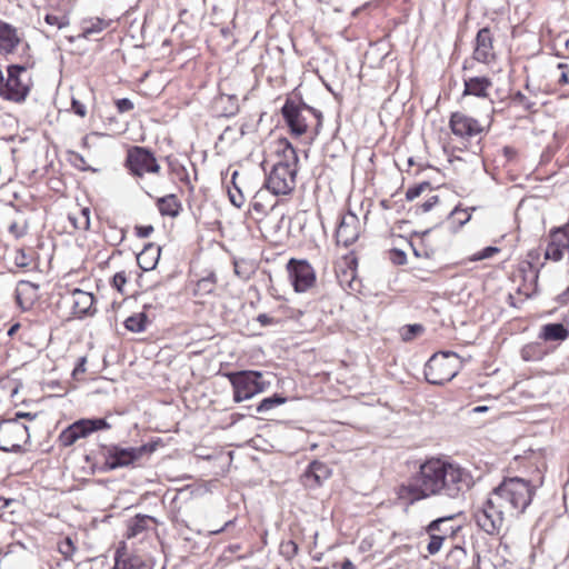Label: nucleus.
I'll list each match as a JSON object with an SVG mask.
<instances>
[{
    "mask_svg": "<svg viewBox=\"0 0 569 569\" xmlns=\"http://www.w3.org/2000/svg\"><path fill=\"white\" fill-rule=\"evenodd\" d=\"M471 472L457 462L430 458L419 466L407 483L399 488V497L410 503L430 498H461L473 486Z\"/></svg>",
    "mask_w": 569,
    "mask_h": 569,
    "instance_id": "nucleus-1",
    "label": "nucleus"
},
{
    "mask_svg": "<svg viewBox=\"0 0 569 569\" xmlns=\"http://www.w3.org/2000/svg\"><path fill=\"white\" fill-rule=\"evenodd\" d=\"M537 487L520 477L505 478L475 511L477 526L488 535H498L506 518H519L531 505Z\"/></svg>",
    "mask_w": 569,
    "mask_h": 569,
    "instance_id": "nucleus-2",
    "label": "nucleus"
},
{
    "mask_svg": "<svg viewBox=\"0 0 569 569\" xmlns=\"http://www.w3.org/2000/svg\"><path fill=\"white\" fill-rule=\"evenodd\" d=\"M283 144V159L273 164L264 183L274 196L289 194L296 187L298 156L289 141L284 140Z\"/></svg>",
    "mask_w": 569,
    "mask_h": 569,
    "instance_id": "nucleus-3",
    "label": "nucleus"
},
{
    "mask_svg": "<svg viewBox=\"0 0 569 569\" xmlns=\"http://www.w3.org/2000/svg\"><path fill=\"white\" fill-rule=\"evenodd\" d=\"M33 61L30 58L7 66V79L2 76V99L16 103L26 101L32 88L30 69Z\"/></svg>",
    "mask_w": 569,
    "mask_h": 569,
    "instance_id": "nucleus-4",
    "label": "nucleus"
},
{
    "mask_svg": "<svg viewBox=\"0 0 569 569\" xmlns=\"http://www.w3.org/2000/svg\"><path fill=\"white\" fill-rule=\"evenodd\" d=\"M157 443H144L139 447H122L120 445L101 446V456L103 457L104 470H116L127 467H136L144 457H149L156 451Z\"/></svg>",
    "mask_w": 569,
    "mask_h": 569,
    "instance_id": "nucleus-5",
    "label": "nucleus"
},
{
    "mask_svg": "<svg viewBox=\"0 0 569 569\" xmlns=\"http://www.w3.org/2000/svg\"><path fill=\"white\" fill-rule=\"evenodd\" d=\"M223 376L232 386L234 402L251 399L270 387V382L263 379L262 372L256 370L230 371L224 372Z\"/></svg>",
    "mask_w": 569,
    "mask_h": 569,
    "instance_id": "nucleus-6",
    "label": "nucleus"
},
{
    "mask_svg": "<svg viewBox=\"0 0 569 569\" xmlns=\"http://www.w3.org/2000/svg\"><path fill=\"white\" fill-rule=\"evenodd\" d=\"M460 359L453 351H441L432 355L425 366L426 380L436 386L451 381L459 372Z\"/></svg>",
    "mask_w": 569,
    "mask_h": 569,
    "instance_id": "nucleus-7",
    "label": "nucleus"
},
{
    "mask_svg": "<svg viewBox=\"0 0 569 569\" xmlns=\"http://www.w3.org/2000/svg\"><path fill=\"white\" fill-rule=\"evenodd\" d=\"M449 128L457 138H460L463 141H470L478 138V143L486 132L485 127L477 119L460 111L451 113Z\"/></svg>",
    "mask_w": 569,
    "mask_h": 569,
    "instance_id": "nucleus-8",
    "label": "nucleus"
},
{
    "mask_svg": "<svg viewBox=\"0 0 569 569\" xmlns=\"http://www.w3.org/2000/svg\"><path fill=\"white\" fill-rule=\"evenodd\" d=\"M18 53V61L31 58L30 46L24 40L23 33L9 23L2 22V53L6 61H10V56Z\"/></svg>",
    "mask_w": 569,
    "mask_h": 569,
    "instance_id": "nucleus-9",
    "label": "nucleus"
},
{
    "mask_svg": "<svg viewBox=\"0 0 569 569\" xmlns=\"http://www.w3.org/2000/svg\"><path fill=\"white\" fill-rule=\"evenodd\" d=\"M126 163L130 172L137 177L156 173L160 169L153 153L143 147H132L128 151Z\"/></svg>",
    "mask_w": 569,
    "mask_h": 569,
    "instance_id": "nucleus-10",
    "label": "nucleus"
},
{
    "mask_svg": "<svg viewBox=\"0 0 569 569\" xmlns=\"http://www.w3.org/2000/svg\"><path fill=\"white\" fill-rule=\"evenodd\" d=\"M287 269L295 291L306 292L313 287L316 272L307 260L290 259Z\"/></svg>",
    "mask_w": 569,
    "mask_h": 569,
    "instance_id": "nucleus-11",
    "label": "nucleus"
},
{
    "mask_svg": "<svg viewBox=\"0 0 569 569\" xmlns=\"http://www.w3.org/2000/svg\"><path fill=\"white\" fill-rule=\"evenodd\" d=\"M64 305L69 306L72 315L77 318H83L94 312L92 293L74 288L62 297Z\"/></svg>",
    "mask_w": 569,
    "mask_h": 569,
    "instance_id": "nucleus-12",
    "label": "nucleus"
},
{
    "mask_svg": "<svg viewBox=\"0 0 569 569\" xmlns=\"http://www.w3.org/2000/svg\"><path fill=\"white\" fill-rule=\"evenodd\" d=\"M359 234V218L352 212H347L341 217L340 223L336 230L337 243L342 244L343 247H349L357 241Z\"/></svg>",
    "mask_w": 569,
    "mask_h": 569,
    "instance_id": "nucleus-13",
    "label": "nucleus"
},
{
    "mask_svg": "<svg viewBox=\"0 0 569 569\" xmlns=\"http://www.w3.org/2000/svg\"><path fill=\"white\" fill-rule=\"evenodd\" d=\"M332 475L331 468L322 461H311L301 475V483L308 489H316L323 485Z\"/></svg>",
    "mask_w": 569,
    "mask_h": 569,
    "instance_id": "nucleus-14",
    "label": "nucleus"
},
{
    "mask_svg": "<svg viewBox=\"0 0 569 569\" xmlns=\"http://www.w3.org/2000/svg\"><path fill=\"white\" fill-rule=\"evenodd\" d=\"M472 58L481 63L489 64L496 59L493 51V37L487 27L481 28L475 39Z\"/></svg>",
    "mask_w": 569,
    "mask_h": 569,
    "instance_id": "nucleus-15",
    "label": "nucleus"
},
{
    "mask_svg": "<svg viewBox=\"0 0 569 569\" xmlns=\"http://www.w3.org/2000/svg\"><path fill=\"white\" fill-rule=\"evenodd\" d=\"M282 117L290 128L291 133L297 137L307 132L308 123L306 117L301 113L300 106L291 99H287L281 108Z\"/></svg>",
    "mask_w": 569,
    "mask_h": 569,
    "instance_id": "nucleus-16",
    "label": "nucleus"
},
{
    "mask_svg": "<svg viewBox=\"0 0 569 569\" xmlns=\"http://www.w3.org/2000/svg\"><path fill=\"white\" fill-rule=\"evenodd\" d=\"M453 519L452 516L449 517H441L438 519L432 520L427 527L426 532L429 535V543L427 545V551L430 555H436L439 552V550L442 547L445 539V536H439L437 533V530L439 529V526H443L447 522H450Z\"/></svg>",
    "mask_w": 569,
    "mask_h": 569,
    "instance_id": "nucleus-17",
    "label": "nucleus"
},
{
    "mask_svg": "<svg viewBox=\"0 0 569 569\" xmlns=\"http://www.w3.org/2000/svg\"><path fill=\"white\" fill-rule=\"evenodd\" d=\"M463 96L486 98L488 90L492 87V81L488 77H470L463 80Z\"/></svg>",
    "mask_w": 569,
    "mask_h": 569,
    "instance_id": "nucleus-18",
    "label": "nucleus"
},
{
    "mask_svg": "<svg viewBox=\"0 0 569 569\" xmlns=\"http://www.w3.org/2000/svg\"><path fill=\"white\" fill-rule=\"evenodd\" d=\"M569 337V329L561 322H551L541 326L538 333V339L550 342V341H565Z\"/></svg>",
    "mask_w": 569,
    "mask_h": 569,
    "instance_id": "nucleus-19",
    "label": "nucleus"
},
{
    "mask_svg": "<svg viewBox=\"0 0 569 569\" xmlns=\"http://www.w3.org/2000/svg\"><path fill=\"white\" fill-rule=\"evenodd\" d=\"M79 439L94 431L110 429L111 425L104 418L80 419L72 423Z\"/></svg>",
    "mask_w": 569,
    "mask_h": 569,
    "instance_id": "nucleus-20",
    "label": "nucleus"
},
{
    "mask_svg": "<svg viewBox=\"0 0 569 569\" xmlns=\"http://www.w3.org/2000/svg\"><path fill=\"white\" fill-rule=\"evenodd\" d=\"M20 418L32 420L36 418V415L19 411L14 413V418H2V423L7 425V432L16 435L19 440L26 442L27 439L29 438L28 427L17 421V419Z\"/></svg>",
    "mask_w": 569,
    "mask_h": 569,
    "instance_id": "nucleus-21",
    "label": "nucleus"
},
{
    "mask_svg": "<svg viewBox=\"0 0 569 569\" xmlns=\"http://www.w3.org/2000/svg\"><path fill=\"white\" fill-rule=\"evenodd\" d=\"M161 248L156 243H148L143 247L142 251L137 256L139 267L149 271L156 268L160 259Z\"/></svg>",
    "mask_w": 569,
    "mask_h": 569,
    "instance_id": "nucleus-22",
    "label": "nucleus"
},
{
    "mask_svg": "<svg viewBox=\"0 0 569 569\" xmlns=\"http://www.w3.org/2000/svg\"><path fill=\"white\" fill-rule=\"evenodd\" d=\"M112 569H150V567L140 556H122L118 550L116 552L114 566Z\"/></svg>",
    "mask_w": 569,
    "mask_h": 569,
    "instance_id": "nucleus-23",
    "label": "nucleus"
},
{
    "mask_svg": "<svg viewBox=\"0 0 569 569\" xmlns=\"http://www.w3.org/2000/svg\"><path fill=\"white\" fill-rule=\"evenodd\" d=\"M149 323L150 320L144 311L131 315L123 322L124 328L134 333L143 332Z\"/></svg>",
    "mask_w": 569,
    "mask_h": 569,
    "instance_id": "nucleus-24",
    "label": "nucleus"
},
{
    "mask_svg": "<svg viewBox=\"0 0 569 569\" xmlns=\"http://www.w3.org/2000/svg\"><path fill=\"white\" fill-rule=\"evenodd\" d=\"M157 207L162 216L177 217L180 211V203L174 194L160 198Z\"/></svg>",
    "mask_w": 569,
    "mask_h": 569,
    "instance_id": "nucleus-25",
    "label": "nucleus"
},
{
    "mask_svg": "<svg viewBox=\"0 0 569 569\" xmlns=\"http://www.w3.org/2000/svg\"><path fill=\"white\" fill-rule=\"evenodd\" d=\"M337 279L340 287L350 292H357L359 290L360 281L356 277L355 269H346L341 272H337Z\"/></svg>",
    "mask_w": 569,
    "mask_h": 569,
    "instance_id": "nucleus-26",
    "label": "nucleus"
},
{
    "mask_svg": "<svg viewBox=\"0 0 569 569\" xmlns=\"http://www.w3.org/2000/svg\"><path fill=\"white\" fill-rule=\"evenodd\" d=\"M216 288V274L210 272L208 276L199 279L196 283L193 295L206 296L213 292Z\"/></svg>",
    "mask_w": 569,
    "mask_h": 569,
    "instance_id": "nucleus-27",
    "label": "nucleus"
},
{
    "mask_svg": "<svg viewBox=\"0 0 569 569\" xmlns=\"http://www.w3.org/2000/svg\"><path fill=\"white\" fill-rule=\"evenodd\" d=\"M152 521V517L150 516H142V515H138L136 516L134 518H132L130 520V523L128 526V536L129 537H134L139 533H141L142 531H144L147 528H148V523Z\"/></svg>",
    "mask_w": 569,
    "mask_h": 569,
    "instance_id": "nucleus-28",
    "label": "nucleus"
},
{
    "mask_svg": "<svg viewBox=\"0 0 569 569\" xmlns=\"http://www.w3.org/2000/svg\"><path fill=\"white\" fill-rule=\"evenodd\" d=\"M286 401H287L286 397H282L280 395H273L271 397H267V398L262 399L259 402V405L257 406L256 411L258 413H263V412L272 410L273 408H276L278 406L286 403Z\"/></svg>",
    "mask_w": 569,
    "mask_h": 569,
    "instance_id": "nucleus-29",
    "label": "nucleus"
},
{
    "mask_svg": "<svg viewBox=\"0 0 569 569\" xmlns=\"http://www.w3.org/2000/svg\"><path fill=\"white\" fill-rule=\"evenodd\" d=\"M44 21L48 26L56 28L57 30L63 29L70 23L67 14L58 12H48L44 16Z\"/></svg>",
    "mask_w": 569,
    "mask_h": 569,
    "instance_id": "nucleus-30",
    "label": "nucleus"
},
{
    "mask_svg": "<svg viewBox=\"0 0 569 569\" xmlns=\"http://www.w3.org/2000/svg\"><path fill=\"white\" fill-rule=\"evenodd\" d=\"M58 551L63 556L64 560H71L77 547L70 537H64L58 542Z\"/></svg>",
    "mask_w": 569,
    "mask_h": 569,
    "instance_id": "nucleus-31",
    "label": "nucleus"
},
{
    "mask_svg": "<svg viewBox=\"0 0 569 569\" xmlns=\"http://www.w3.org/2000/svg\"><path fill=\"white\" fill-rule=\"evenodd\" d=\"M28 229L27 220L20 216L18 219L13 220L9 223L8 231L10 234H12L16 239L22 237L26 234Z\"/></svg>",
    "mask_w": 569,
    "mask_h": 569,
    "instance_id": "nucleus-32",
    "label": "nucleus"
},
{
    "mask_svg": "<svg viewBox=\"0 0 569 569\" xmlns=\"http://www.w3.org/2000/svg\"><path fill=\"white\" fill-rule=\"evenodd\" d=\"M238 176V171H234L232 173V184L234 187L233 190L229 189L228 190V194H229V199H230V202L237 207V208H241L242 204L244 203V197L241 192V190L237 187L236 184V178Z\"/></svg>",
    "mask_w": 569,
    "mask_h": 569,
    "instance_id": "nucleus-33",
    "label": "nucleus"
},
{
    "mask_svg": "<svg viewBox=\"0 0 569 569\" xmlns=\"http://www.w3.org/2000/svg\"><path fill=\"white\" fill-rule=\"evenodd\" d=\"M267 196L266 190H259L256 192V194L252 198V201L250 203L251 209L258 213L266 214L268 211L267 206L263 203V198Z\"/></svg>",
    "mask_w": 569,
    "mask_h": 569,
    "instance_id": "nucleus-34",
    "label": "nucleus"
},
{
    "mask_svg": "<svg viewBox=\"0 0 569 569\" xmlns=\"http://www.w3.org/2000/svg\"><path fill=\"white\" fill-rule=\"evenodd\" d=\"M77 440H79L76 429L72 425L67 427L59 436V441L63 447L72 446Z\"/></svg>",
    "mask_w": 569,
    "mask_h": 569,
    "instance_id": "nucleus-35",
    "label": "nucleus"
},
{
    "mask_svg": "<svg viewBox=\"0 0 569 569\" xmlns=\"http://www.w3.org/2000/svg\"><path fill=\"white\" fill-rule=\"evenodd\" d=\"M11 506L13 508L9 512L10 517L8 519H6V521H9L10 523H16L17 522V518L14 517V515L18 511V509H22V505L18 500L2 498V510L7 509V508H9ZM4 516H6V513L2 511V520H4Z\"/></svg>",
    "mask_w": 569,
    "mask_h": 569,
    "instance_id": "nucleus-36",
    "label": "nucleus"
},
{
    "mask_svg": "<svg viewBox=\"0 0 569 569\" xmlns=\"http://www.w3.org/2000/svg\"><path fill=\"white\" fill-rule=\"evenodd\" d=\"M565 250L566 249L559 244H555L553 242L549 241L545 251V258L552 261H560L563 257Z\"/></svg>",
    "mask_w": 569,
    "mask_h": 569,
    "instance_id": "nucleus-37",
    "label": "nucleus"
},
{
    "mask_svg": "<svg viewBox=\"0 0 569 569\" xmlns=\"http://www.w3.org/2000/svg\"><path fill=\"white\" fill-rule=\"evenodd\" d=\"M423 331V327L421 325L415 323V325H408L402 328L401 337L403 341H410L415 337H417L419 333Z\"/></svg>",
    "mask_w": 569,
    "mask_h": 569,
    "instance_id": "nucleus-38",
    "label": "nucleus"
},
{
    "mask_svg": "<svg viewBox=\"0 0 569 569\" xmlns=\"http://www.w3.org/2000/svg\"><path fill=\"white\" fill-rule=\"evenodd\" d=\"M469 210L475 211L476 208L471 207L469 209H460L459 207H456L453 210L450 211V216L456 217L459 226L461 227L466 224L471 218V213L469 212Z\"/></svg>",
    "mask_w": 569,
    "mask_h": 569,
    "instance_id": "nucleus-39",
    "label": "nucleus"
},
{
    "mask_svg": "<svg viewBox=\"0 0 569 569\" xmlns=\"http://www.w3.org/2000/svg\"><path fill=\"white\" fill-rule=\"evenodd\" d=\"M538 345H527L522 348L521 356L526 361H535L542 359V353H538Z\"/></svg>",
    "mask_w": 569,
    "mask_h": 569,
    "instance_id": "nucleus-40",
    "label": "nucleus"
},
{
    "mask_svg": "<svg viewBox=\"0 0 569 569\" xmlns=\"http://www.w3.org/2000/svg\"><path fill=\"white\" fill-rule=\"evenodd\" d=\"M107 27V23L102 19H96L90 22L89 26L83 27V36L88 38L91 34L101 32Z\"/></svg>",
    "mask_w": 569,
    "mask_h": 569,
    "instance_id": "nucleus-41",
    "label": "nucleus"
},
{
    "mask_svg": "<svg viewBox=\"0 0 569 569\" xmlns=\"http://www.w3.org/2000/svg\"><path fill=\"white\" fill-rule=\"evenodd\" d=\"M429 188H430V183L427 181L421 182L417 186L410 187L406 191V199L408 201H412L416 198H418L426 189H429Z\"/></svg>",
    "mask_w": 569,
    "mask_h": 569,
    "instance_id": "nucleus-42",
    "label": "nucleus"
},
{
    "mask_svg": "<svg viewBox=\"0 0 569 569\" xmlns=\"http://www.w3.org/2000/svg\"><path fill=\"white\" fill-rule=\"evenodd\" d=\"M500 251L499 248L497 247H492V246H489V247H486L483 248L482 250L476 252L472 257H471V260L472 261H480V260H485V259H489L491 258L493 254L498 253Z\"/></svg>",
    "mask_w": 569,
    "mask_h": 569,
    "instance_id": "nucleus-43",
    "label": "nucleus"
},
{
    "mask_svg": "<svg viewBox=\"0 0 569 569\" xmlns=\"http://www.w3.org/2000/svg\"><path fill=\"white\" fill-rule=\"evenodd\" d=\"M512 101L516 104H519L523 107L526 110H531L535 106V102H532L527 96H525L521 91H517L512 96Z\"/></svg>",
    "mask_w": 569,
    "mask_h": 569,
    "instance_id": "nucleus-44",
    "label": "nucleus"
},
{
    "mask_svg": "<svg viewBox=\"0 0 569 569\" xmlns=\"http://www.w3.org/2000/svg\"><path fill=\"white\" fill-rule=\"evenodd\" d=\"M389 259L393 264L402 266L407 262V254L400 249H392L389 252Z\"/></svg>",
    "mask_w": 569,
    "mask_h": 569,
    "instance_id": "nucleus-45",
    "label": "nucleus"
},
{
    "mask_svg": "<svg viewBox=\"0 0 569 569\" xmlns=\"http://www.w3.org/2000/svg\"><path fill=\"white\" fill-rule=\"evenodd\" d=\"M31 258L23 249H19L16 252L14 264L19 268H28L30 266Z\"/></svg>",
    "mask_w": 569,
    "mask_h": 569,
    "instance_id": "nucleus-46",
    "label": "nucleus"
},
{
    "mask_svg": "<svg viewBox=\"0 0 569 569\" xmlns=\"http://www.w3.org/2000/svg\"><path fill=\"white\" fill-rule=\"evenodd\" d=\"M557 72H558V83L559 84H569V67H568V64L558 63Z\"/></svg>",
    "mask_w": 569,
    "mask_h": 569,
    "instance_id": "nucleus-47",
    "label": "nucleus"
},
{
    "mask_svg": "<svg viewBox=\"0 0 569 569\" xmlns=\"http://www.w3.org/2000/svg\"><path fill=\"white\" fill-rule=\"evenodd\" d=\"M297 104L300 106L301 112L303 110L309 111L317 119L316 131L318 132V129L321 127V121H322V113H321V111H319V110L308 106L307 103H305L302 101L297 103Z\"/></svg>",
    "mask_w": 569,
    "mask_h": 569,
    "instance_id": "nucleus-48",
    "label": "nucleus"
},
{
    "mask_svg": "<svg viewBox=\"0 0 569 569\" xmlns=\"http://www.w3.org/2000/svg\"><path fill=\"white\" fill-rule=\"evenodd\" d=\"M449 557L452 558L458 565L462 563L467 557L466 549L461 546H455L450 552Z\"/></svg>",
    "mask_w": 569,
    "mask_h": 569,
    "instance_id": "nucleus-49",
    "label": "nucleus"
},
{
    "mask_svg": "<svg viewBox=\"0 0 569 569\" xmlns=\"http://www.w3.org/2000/svg\"><path fill=\"white\" fill-rule=\"evenodd\" d=\"M459 529H460L459 526L455 527L452 525H449V522H447L443 526H439L437 533L439 536H445V539H448V538L453 537Z\"/></svg>",
    "mask_w": 569,
    "mask_h": 569,
    "instance_id": "nucleus-50",
    "label": "nucleus"
},
{
    "mask_svg": "<svg viewBox=\"0 0 569 569\" xmlns=\"http://www.w3.org/2000/svg\"><path fill=\"white\" fill-rule=\"evenodd\" d=\"M550 241L555 244H559L560 247L569 250V243H567V237L563 233L559 232L557 229L551 232Z\"/></svg>",
    "mask_w": 569,
    "mask_h": 569,
    "instance_id": "nucleus-51",
    "label": "nucleus"
},
{
    "mask_svg": "<svg viewBox=\"0 0 569 569\" xmlns=\"http://www.w3.org/2000/svg\"><path fill=\"white\" fill-rule=\"evenodd\" d=\"M116 107L119 113H124L131 111L134 104L130 99L121 98L116 101Z\"/></svg>",
    "mask_w": 569,
    "mask_h": 569,
    "instance_id": "nucleus-52",
    "label": "nucleus"
},
{
    "mask_svg": "<svg viewBox=\"0 0 569 569\" xmlns=\"http://www.w3.org/2000/svg\"><path fill=\"white\" fill-rule=\"evenodd\" d=\"M127 283V277L124 272H117L112 278V286L119 291L123 292V287Z\"/></svg>",
    "mask_w": 569,
    "mask_h": 569,
    "instance_id": "nucleus-53",
    "label": "nucleus"
},
{
    "mask_svg": "<svg viewBox=\"0 0 569 569\" xmlns=\"http://www.w3.org/2000/svg\"><path fill=\"white\" fill-rule=\"evenodd\" d=\"M8 390L10 392V397L13 398L19 391V385H16L10 379L2 378V391Z\"/></svg>",
    "mask_w": 569,
    "mask_h": 569,
    "instance_id": "nucleus-54",
    "label": "nucleus"
},
{
    "mask_svg": "<svg viewBox=\"0 0 569 569\" xmlns=\"http://www.w3.org/2000/svg\"><path fill=\"white\" fill-rule=\"evenodd\" d=\"M281 548H282V551L288 556V557H292L295 555H297L298 552V545L292 541V540H289L287 542H283L281 545Z\"/></svg>",
    "mask_w": 569,
    "mask_h": 569,
    "instance_id": "nucleus-55",
    "label": "nucleus"
},
{
    "mask_svg": "<svg viewBox=\"0 0 569 569\" xmlns=\"http://www.w3.org/2000/svg\"><path fill=\"white\" fill-rule=\"evenodd\" d=\"M71 108H72L73 112L81 118H83L87 114L86 106L74 98H72Z\"/></svg>",
    "mask_w": 569,
    "mask_h": 569,
    "instance_id": "nucleus-56",
    "label": "nucleus"
},
{
    "mask_svg": "<svg viewBox=\"0 0 569 569\" xmlns=\"http://www.w3.org/2000/svg\"><path fill=\"white\" fill-rule=\"evenodd\" d=\"M86 363H87V358L86 357H80L78 359V362L74 367V369L72 370V377L73 378H78L79 375H82L86 372Z\"/></svg>",
    "mask_w": 569,
    "mask_h": 569,
    "instance_id": "nucleus-57",
    "label": "nucleus"
},
{
    "mask_svg": "<svg viewBox=\"0 0 569 569\" xmlns=\"http://www.w3.org/2000/svg\"><path fill=\"white\" fill-rule=\"evenodd\" d=\"M153 232V227L151 224L149 226H137L136 227V234L139 238H147Z\"/></svg>",
    "mask_w": 569,
    "mask_h": 569,
    "instance_id": "nucleus-58",
    "label": "nucleus"
},
{
    "mask_svg": "<svg viewBox=\"0 0 569 569\" xmlns=\"http://www.w3.org/2000/svg\"><path fill=\"white\" fill-rule=\"evenodd\" d=\"M439 201V197L438 196H431L429 199H427L422 204H421V211L422 212H428L430 211Z\"/></svg>",
    "mask_w": 569,
    "mask_h": 569,
    "instance_id": "nucleus-59",
    "label": "nucleus"
},
{
    "mask_svg": "<svg viewBox=\"0 0 569 569\" xmlns=\"http://www.w3.org/2000/svg\"><path fill=\"white\" fill-rule=\"evenodd\" d=\"M537 282H538V272H532V284L533 288L531 291L528 289L519 288V292L523 293L527 298H531L537 292Z\"/></svg>",
    "mask_w": 569,
    "mask_h": 569,
    "instance_id": "nucleus-60",
    "label": "nucleus"
},
{
    "mask_svg": "<svg viewBox=\"0 0 569 569\" xmlns=\"http://www.w3.org/2000/svg\"><path fill=\"white\" fill-rule=\"evenodd\" d=\"M227 98L231 102V108H230L229 112L224 113V116H227V117L234 116L239 110V106L237 103V97L236 96H227Z\"/></svg>",
    "mask_w": 569,
    "mask_h": 569,
    "instance_id": "nucleus-61",
    "label": "nucleus"
},
{
    "mask_svg": "<svg viewBox=\"0 0 569 569\" xmlns=\"http://www.w3.org/2000/svg\"><path fill=\"white\" fill-rule=\"evenodd\" d=\"M257 321L266 327V326H270L272 323H274V320L273 318H271L270 316H268L267 313H260L258 317H257Z\"/></svg>",
    "mask_w": 569,
    "mask_h": 569,
    "instance_id": "nucleus-62",
    "label": "nucleus"
},
{
    "mask_svg": "<svg viewBox=\"0 0 569 569\" xmlns=\"http://www.w3.org/2000/svg\"><path fill=\"white\" fill-rule=\"evenodd\" d=\"M559 303H568L569 302V287L557 297Z\"/></svg>",
    "mask_w": 569,
    "mask_h": 569,
    "instance_id": "nucleus-63",
    "label": "nucleus"
},
{
    "mask_svg": "<svg viewBox=\"0 0 569 569\" xmlns=\"http://www.w3.org/2000/svg\"><path fill=\"white\" fill-rule=\"evenodd\" d=\"M341 569H357V568H356L355 563L351 560L346 559L341 563Z\"/></svg>",
    "mask_w": 569,
    "mask_h": 569,
    "instance_id": "nucleus-64",
    "label": "nucleus"
}]
</instances>
